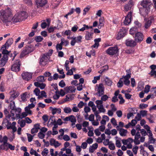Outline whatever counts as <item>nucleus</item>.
Wrapping results in <instances>:
<instances>
[{"label":"nucleus","mask_w":156,"mask_h":156,"mask_svg":"<svg viewBox=\"0 0 156 156\" xmlns=\"http://www.w3.org/2000/svg\"><path fill=\"white\" fill-rule=\"evenodd\" d=\"M142 8L139 9L140 13L144 16L147 15L153 9V3L151 0H142L140 2Z\"/></svg>","instance_id":"obj_1"},{"label":"nucleus","mask_w":156,"mask_h":156,"mask_svg":"<svg viewBox=\"0 0 156 156\" xmlns=\"http://www.w3.org/2000/svg\"><path fill=\"white\" fill-rule=\"evenodd\" d=\"M0 18L4 23H7L9 21V18L12 16L11 10L9 8H8L5 10L0 11Z\"/></svg>","instance_id":"obj_2"},{"label":"nucleus","mask_w":156,"mask_h":156,"mask_svg":"<svg viewBox=\"0 0 156 156\" xmlns=\"http://www.w3.org/2000/svg\"><path fill=\"white\" fill-rule=\"evenodd\" d=\"M49 122L50 123L49 125L51 126H53L52 128V131H49V135L52 134L53 135H55L58 134V132L56 129L58 127V126L57 124L56 120L54 116H52L49 118Z\"/></svg>","instance_id":"obj_3"},{"label":"nucleus","mask_w":156,"mask_h":156,"mask_svg":"<svg viewBox=\"0 0 156 156\" xmlns=\"http://www.w3.org/2000/svg\"><path fill=\"white\" fill-rule=\"evenodd\" d=\"M27 17L26 13L24 11L20 12L16 14L13 18V21L16 23L21 21Z\"/></svg>","instance_id":"obj_4"},{"label":"nucleus","mask_w":156,"mask_h":156,"mask_svg":"<svg viewBox=\"0 0 156 156\" xmlns=\"http://www.w3.org/2000/svg\"><path fill=\"white\" fill-rule=\"evenodd\" d=\"M119 49L117 46L109 47L106 51V53L111 56H117L119 54Z\"/></svg>","instance_id":"obj_5"},{"label":"nucleus","mask_w":156,"mask_h":156,"mask_svg":"<svg viewBox=\"0 0 156 156\" xmlns=\"http://www.w3.org/2000/svg\"><path fill=\"white\" fill-rule=\"evenodd\" d=\"M145 139V137L143 136L139 132H137L135 135L134 139V142L135 144L138 145L140 142H143Z\"/></svg>","instance_id":"obj_6"},{"label":"nucleus","mask_w":156,"mask_h":156,"mask_svg":"<svg viewBox=\"0 0 156 156\" xmlns=\"http://www.w3.org/2000/svg\"><path fill=\"white\" fill-rule=\"evenodd\" d=\"M34 50V47L31 45L26 46L21 52L20 55V58L23 57L33 51Z\"/></svg>","instance_id":"obj_7"},{"label":"nucleus","mask_w":156,"mask_h":156,"mask_svg":"<svg viewBox=\"0 0 156 156\" xmlns=\"http://www.w3.org/2000/svg\"><path fill=\"white\" fill-rule=\"evenodd\" d=\"M34 93L36 96H38V99H41L44 97L46 98L47 95L44 91H42L40 92L39 89L38 88L35 89L34 90Z\"/></svg>","instance_id":"obj_8"},{"label":"nucleus","mask_w":156,"mask_h":156,"mask_svg":"<svg viewBox=\"0 0 156 156\" xmlns=\"http://www.w3.org/2000/svg\"><path fill=\"white\" fill-rule=\"evenodd\" d=\"M49 57V53L43 54L40 58V64L42 66H44L47 63Z\"/></svg>","instance_id":"obj_9"},{"label":"nucleus","mask_w":156,"mask_h":156,"mask_svg":"<svg viewBox=\"0 0 156 156\" xmlns=\"http://www.w3.org/2000/svg\"><path fill=\"white\" fill-rule=\"evenodd\" d=\"M10 97L9 101H12L15 100L20 95L19 92L16 90L12 89L9 92Z\"/></svg>","instance_id":"obj_10"},{"label":"nucleus","mask_w":156,"mask_h":156,"mask_svg":"<svg viewBox=\"0 0 156 156\" xmlns=\"http://www.w3.org/2000/svg\"><path fill=\"white\" fill-rule=\"evenodd\" d=\"M21 112V109L19 108H16L13 111H11V113L12 116V117H11L12 121H14L15 119V117H14L15 114L14 112L15 113L16 116V118L18 119L20 115Z\"/></svg>","instance_id":"obj_11"},{"label":"nucleus","mask_w":156,"mask_h":156,"mask_svg":"<svg viewBox=\"0 0 156 156\" xmlns=\"http://www.w3.org/2000/svg\"><path fill=\"white\" fill-rule=\"evenodd\" d=\"M20 65L21 62L19 60H16L15 63L11 66V70L15 72L19 71L20 69Z\"/></svg>","instance_id":"obj_12"},{"label":"nucleus","mask_w":156,"mask_h":156,"mask_svg":"<svg viewBox=\"0 0 156 156\" xmlns=\"http://www.w3.org/2000/svg\"><path fill=\"white\" fill-rule=\"evenodd\" d=\"M134 142V140L131 138H129L126 140H122V143L124 145H126L128 148L130 149L132 147V144Z\"/></svg>","instance_id":"obj_13"},{"label":"nucleus","mask_w":156,"mask_h":156,"mask_svg":"<svg viewBox=\"0 0 156 156\" xmlns=\"http://www.w3.org/2000/svg\"><path fill=\"white\" fill-rule=\"evenodd\" d=\"M83 37L81 36H78L76 37H73L71 38L72 39L70 44L71 46H74L76 43H80L82 42Z\"/></svg>","instance_id":"obj_14"},{"label":"nucleus","mask_w":156,"mask_h":156,"mask_svg":"<svg viewBox=\"0 0 156 156\" xmlns=\"http://www.w3.org/2000/svg\"><path fill=\"white\" fill-rule=\"evenodd\" d=\"M127 33V30L125 28L122 27L118 33L116 38L120 40L125 36Z\"/></svg>","instance_id":"obj_15"},{"label":"nucleus","mask_w":156,"mask_h":156,"mask_svg":"<svg viewBox=\"0 0 156 156\" xmlns=\"http://www.w3.org/2000/svg\"><path fill=\"white\" fill-rule=\"evenodd\" d=\"M104 87L102 83L100 84L98 86L96 94L99 97L103 95L104 93Z\"/></svg>","instance_id":"obj_16"},{"label":"nucleus","mask_w":156,"mask_h":156,"mask_svg":"<svg viewBox=\"0 0 156 156\" xmlns=\"http://www.w3.org/2000/svg\"><path fill=\"white\" fill-rule=\"evenodd\" d=\"M132 19V12H130L128 13L127 16L125 17L124 21V23L125 25H127L129 24L131 21Z\"/></svg>","instance_id":"obj_17"},{"label":"nucleus","mask_w":156,"mask_h":156,"mask_svg":"<svg viewBox=\"0 0 156 156\" xmlns=\"http://www.w3.org/2000/svg\"><path fill=\"white\" fill-rule=\"evenodd\" d=\"M23 79L26 80L28 81L32 78V74L28 72H24L22 74Z\"/></svg>","instance_id":"obj_18"},{"label":"nucleus","mask_w":156,"mask_h":156,"mask_svg":"<svg viewBox=\"0 0 156 156\" xmlns=\"http://www.w3.org/2000/svg\"><path fill=\"white\" fill-rule=\"evenodd\" d=\"M143 35L141 33L138 32L135 34V40L137 42H141L143 40Z\"/></svg>","instance_id":"obj_19"},{"label":"nucleus","mask_w":156,"mask_h":156,"mask_svg":"<svg viewBox=\"0 0 156 156\" xmlns=\"http://www.w3.org/2000/svg\"><path fill=\"white\" fill-rule=\"evenodd\" d=\"M8 58V56L3 55L0 60V66L2 67L4 66L7 63Z\"/></svg>","instance_id":"obj_20"},{"label":"nucleus","mask_w":156,"mask_h":156,"mask_svg":"<svg viewBox=\"0 0 156 156\" xmlns=\"http://www.w3.org/2000/svg\"><path fill=\"white\" fill-rule=\"evenodd\" d=\"M76 90V88L75 87L73 86L66 87L64 88L65 91L66 93H72L74 92Z\"/></svg>","instance_id":"obj_21"},{"label":"nucleus","mask_w":156,"mask_h":156,"mask_svg":"<svg viewBox=\"0 0 156 156\" xmlns=\"http://www.w3.org/2000/svg\"><path fill=\"white\" fill-rule=\"evenodd\" d=\"M133 5V1L132 0L129 1L128 3L125 5V10L126 11H128V10H130Z\"/></svg>","instance_id":"obj_22"},{"label":"nucleus","mask_w":156,"mask_h":156,"mask_svg":"<svg viewBox=\"0 0 156 156\" xmlns=\"http://www.w3.org/2000/svg\"><path fill=\"white\" fill-rule=\"evenodd\" d=\"M154 20L153 17L151 16L149 17L148 20L145 23L144 27L146 29L148 28L151 26V23Z\"/></svg>","instance_id":"obj_23"},{"label":"nucleus","mask_w":156,"mask_h":156,"mask_svg":"<svg viewBox=\"0 0 156 156\" xmlns=\"http://www.w3.org/2000/svg\"><path fill=\"white\" fill-rule=\"evenodd\" d=\"M47 2V0H36V3L37 8L44 5Z\"/></svg>","instance_id":"obj_24"},{"label":"nucleus","mask_w":156,"mask_h":156,"mask_svg":"<svg viewBox=\"0 0 156 156\" xmlns=\"http://www.w3.org/2000/svg\"><path fill=\"white\" fill-rule=\"evenodd\" d=\"M8 48L3 45L1 48V50L2 51V54L3 55H5L8 56V55H9V54L11 52V51H8L6 49H8Z\"/></svg>","instance_id":"obj_25"},{"label":"nucleus","mask_w":156,"mask_h":156,"mask_svg":"<svg viewBox=\"0 0 156 156\" xmlns=\"http://www.w3.org/2000/svg\"><path fill=\"white\" fill-rule=\"evenodd\" d=\"M131 77V76L129 75H126L123 77V81L124 84L128 86L130 83V81L129 80V79Z\"/></svg>","instance_id":"obj_26"},{"label":"nucleus","mask_w":156,"mask_h":156,"mask_svg":"<svg viewBox=\"0 0 156 156\" xmlns=\"http://www.w3.org/2000/svg\"><path fill=\"white\" fill-rule=\"evenodd\" d=\"M51 113L53 115L56 114H60L61 112V109L60 108H53L51 107L50 108Z\"/></svg>","instance_id":"obj_27"},{"label":"nucleus","mask_w":156,"mask_h":156,"mask_svg":"<svg viewBox=\"0 0 156 156\" xmlns=\"http://www.w3.org/2000/svg\"><path fill=\"white\" fill-rule=\"evenodd\" d=\"M50 144L51 145L54 146L55 147H57L59 146L60 144L58 141H56L54 139H51L50 140Z\"/></svg>","instance_id":"obj_28"},{"label":"nucleus","mask_w":156,"mask_h":156,"mask_svg":"<svg viewBox=\"0 0 156 156\" xmlns=\"http://www.w3.org/2000/svg\"><path fill=\"white\" fill-rule=\"evenodd\" d=\"M126 44L127 46L134 47L136 45V43L133 40H128L126 41Z\"/></svg>","instance_id":"obj_29"},{"label":"nucleus","mask_w":156,"mask_h":156,"mask_svg":"<svg viewBox=\"0 0 156 156\" xmlns=\"http://www.w3.org/2000/svg\"><path fill=\"white\" fill-rule=\"evenodd\" d=\"M115 138L116 141L115 145L116 147L119 148L120 147L122 146L121 142H122V140L117 136L115 137Z\"/></svg>","instance_id":"obj_30"},{"label":"nucleus","mask_w":156,"mask_h":156,"mask_svg":"<svg viewBox=\"0 0 156 156\" xmlns=\"http://www.w3.org/2000/svg\"><path fill=\"white\" fill-rule=\"evenodd\" d=\"M137 123V121L135 119L132 120L130 122H129L128 124L125 126V127L126 128H128L131 126H134Z\"/></svg>","instance_id":"obj_31"},{"label":"nucleus","mask_w":156,"mask_h":156,"mask_svg":"<svg viewBox=\"0 0 156 156\" xmlns=\"http://www.w3.org/2000/svg\"><path fill=\"white\" fill-rule=\"evenodd\" d=\"M98 146V145L97 143L93 144L89 148V152L91 153H93L97 148Z\"/></svg>","instance_id":"obj_32"},{"label":"nucleus","mask_w":156,"mask_h":156,"mask_svg":"<svg viewBox=\"0 0 156 156\" xmlns=\"http://www.w3.org/2000/svg\"><path fill=\"white\" fill-rule=\"evenodd\" d=\"M101 40L100 38L95 39L94 40L95 43L92 47L94 48H98L99 45V42L101 41Z\"/></svg>","instance_id":"obj_33"},{"label":"nucleus","mask_w":156,"mask_h":156,"mask_svg":"<svg viewBox=\"0 0 156 156\" xmlns=\"http://www.w3.org/2000/svg\"><path fill=\"white\" fill-rule=\"evenodd\" d=\"M147 135L149 136V142L151 144L154 143L156 140L155 139L153 138L152 133L147 134Z\"/></svg>","instance_id":"obj_34"},{"label":"nucleus","mask_w":156,"mask_h":156,"mask_svg":"<svg viewBox=\"0 0 156 156\" xmlns=\"http://www.w3.org/2000/svg\"><path fill=\"white\" fill-rule=\"evenodd\" d=\"M13 39L12 38H10L7 40L6 43L3 45L9 48L13 43Z\"/></svg>","instance_id":"obj_35"},{"label":"nucleus","mask_w":156,"mask_h":156,"mask_svg":"<svg viewBox=\"0 0 156 156\" xmlns=\"http://www.w3.org/2000/svg\"><path fill=\"white\" fill-rule=\"evenodd\" d=\"M47 21L48 23H49V19H48L46 20H43L41 21V26L42 29L46 28L48 25L47 23H46Z\"/></svg>","instance_id":"obj_36"},{"label":"nucleus","mask_w":156,"mask_h":156,"mask_svg":"<svg viewBox=\"0 0 156 156\" xmlns=\"http://www.w3.org/2000/svg\"><path fill=\"white\" fill-rule=\"evenodd\" d=\"M127 133V131L123 128H121L119 130V133L122 136H125Z\"/></svg>","instance_id":"obj_37"},{"label":"nucleus","mask_w":156,"mask_h":156,"mask_svg":"<svg viewBox=\"0 0 156 156\" xmlns=\"http://www.w3.org/2000/svg\"><path fill=\"white\" fill-rule=\"evenodd\" d=\"M34 85L37 87H39L41 89H43L45 86V85L43 83H40L38 82H35L34 83Z\"/></svg>","instance_id":"obj_38"},{"label":"nucleus","mask_w":156,"mask_h":156,"mask_svg":"<svg viewBox=\"0 0 156 156\" xmlns=\"http://www.w3.org/2000/svg\"><path fill=\"white\" fill-rule=\"evenodd\" d=\"M105 81L106 85L108 86H110L112 84V80L108 77H105Z\"/></svg>","instance_id":"obj_39"},{"label":"nucleus","mask_w":156,"mask_h":156,"mask_svg":"<svg viewBox=\"0 0 156 156\" xmlns=\"http://www.w3.org/2000/svg\"><path fill=\"white\" fill-rule=\"evenodd\" d=\"M92 33H90L88 32H87L85 36V39L86 40H90L92 38Z\"/></svg>","instance_id":"obj_40"},{"label":"nucleus","mask_w":156,"mask_h":156,"mask_svg":"<svg viewBox=\"0 0 156 156\" xmlns=\"http://www.w3.org/2000/svg\"><path fill=\"white\" fill-rule=\"evenodd\" d=\"M137 32V29L136 27H133L131 28L129 30V33L131 35H133L136 34Z\"/></svg>","instance_id":"obj_41"},{"label":"nucleus","mask_w":156,"mask_h":156,"mask_svg":"<svg viewBox=\"0 0 156 156\" xmlns=\"http://www.w3.org/2000/svg\"><path fill=\"white\" fill-rule=\"evenodd\" d=\"M69 121L72 122V126L73 128L75 126H73L75 124V123L76 122V119L75 117L73 115H71L70 116Z\"/></svg>","instance_id":"obj_42"},{"label":"nucleus","mask_w":156,"mask_h":156,"mask_svg":"<svg viewBox=\"0 0 156 156\" xmlns=\"http://www.w3.org/2000/svg\"><path fill=\"white\" fill-rule=\"evenodd\" d=\"M16 122H13V126L7 127V129H12L13 132H15L17 130V128L16 126Z\"/></svg>","instance_id":"obj_43"},{"label":"nucleus","mask_w":156,"mask_h":156,"mask_svg":"<svg viewBox=\"0 0 156 156\" xmlns=\"http://www.w3.org/2000/svg\"><path fill=\"white\" fill-rule=\"evenodd\" d=\"M61 44H62L65 46H67L69 44L68 41L65 40L63 38H62L61 39Z\"/></svg>","instance_id":"obj_44"},{"label":"nucleus","mask_w":156,"mask_h":156,"mask_svg":"<svg viewBox=\"0 0 156 156\" xmlns=\"http://www.w3.org/2000/svg\"><path fill=\"white\" fill-rule=\"evenodd\" d=\"M8 144L3 143L0 145V149L7 150L8 149Z\"/></svg>","instance_id":"obj_45"},{"label":"nucleus","mask_w":156,"mask_h":156,"mask_svg":"<svg viewBox=\"0 0 156 156\" xmlns=\"http://www.w3.org/2000/svg\"><path fill=\"white\" fill-rule=\"evenodd\" d=\"M18 123L20 125L21 127H23L25 126V121L24 120H18Z\"/></svg>","instance_id":"obj_46"},{"label":"nucleus","mask_w":156,"mask_h":156,"mask_svg":"<svg viewBox=\"0 0 156 156\" xmlns=\"http://www.w3.org/2000/svg\"><path fill=\"white\" fill-rule=\"evenodd\" d=\"M104 19L102 17H101L99 20V24L98 25V28H100L101 27L103 26L104 25Z\"/></svg>","instance_id":"obj_47"},{"label":"nucleus","mask_w":156,"mask_h":156,"mask_svg":"<svg viewBox=\"0 0 156 156\" xmlns=\"http://www.w3.org/2000/svg\"><path fill=\"white\" fill-rule=\"evenodd\" d=\"M44 76H40L38 77L36 80L37 81V82H43L44 81Z\"/></svg>","instance_id":"obj_48"},{"label":"nucleus","mask_w":156,"mask_h":156,"mask_svg":"<svg viewBox=\"0 0 156 156\" xmlns=\"http://www.w3.org/2000/svg\"><path fill=\"white\" fill-rule=\"evenodd\" d=\"M71 30H66L65 32H62V35L65 36H69L71 34Z\"/></svg>","instance_id":"obj_49"},{"label":"nucleus","mask_w":156,"mask_h":156,"mask_svg":"<svg viewBox=\"0 0 156 156\" xmlns=\"http://www.w3.org/2000/svg\"><path fill=\"white\" fill-rule=\"evenodd\" d=\"M9 112L7 109H5L4 110V113L5 115L6 118L7 119H10L11 117H12V115H11L9 114Z\"/></svg>","instance_id":"obj_50"},{"label":"nucleus","mask_w":156,"mask_h":156,"mask_svg":"<svg viewBox=\"0 0 156 156\" xmlns=\"http://www.w3.org/2000/svg\"><path fill=\"white\" fill-rule=\"evenodd\" d=\"M57 70L60 74H62V75H61L60 76L59 78H64L65 76V75L64 74V73L63 72V69L60 70L58 69H57Z\"/></svg>","instance_id":"obj_51"},{"label":"nucleus","mask_w":156,"mask_h":156,"mask_svg":"<svg viewBox=\"0 0 156 156\" xmlns=\"http://www.w3.org/2000/svg\"><path fill=\"white\" fill-rule=\"evenodd\" d=\"M64 112L66 113H69L72 112V109L69 107H66L63 109Z\"/></svg>","instance_id":"obj_52"},{"label":"nucleus","mask_w":156,"mask_h":156,"mask_svg":"<svg viewBox=\"0 0 156 156\" xmlns=\"http://www.w3.org/2000/svg\"><path fill=\"white\" fill-rule=\"evenodd\" d=\"M90 7L89 5L87 6L83 10V15H85L90 10Z\"/></svg>","instance_id":"obj_53"},{"label":"nucleus","mask_w":156,"mask_h":156,"mask_svg":"<svg viewBox=\"0 0 156 156\" xmlns=\"http://www.w3.org/2000/svg\"><path fill=\"white\" fill-rule=\"evenodd\" d=\"M95 103L96 104V106L97 108L103 105V102L102 101L100 100H96L95 101Z\"/></svg>","instance_id":"obj_54"},{"label":"nucleus","mask_w":156,"mask_h":156,"mask_svg":"<svg viewBox=\"0 0 156 156\" xmlns=\"http://www.w3.org/2000/svg\"><path fill=\"white\" fill-rule=\"evenodd\" d=\"M27 93H24L21 95V98L23 101H27Z\"/></svg>","instance_id":"obj_55"},{"label":"nucleus","mask_w":156,"mask_h":156,"mask_svg":"<svg viewBox=\"0 0 156 156\" xmlns=\"http://www.w3.org/2000/svg\"><path fill=\"white\" fill-rule=\"evenodd\" d=\"M9 101L10 102V108L12 110V111H13L16 108L15 102L13 101Z\"/></svg>","instance_id":"obj_56"},{"label":"nucleus","mask_w":156,"mask_h":156,"mask_svg":"<svg viewBox=\"0 0 156 156\" xmlns=\"http://www.w3.org/2000/svg\"><path fill=\"white\" fill-rule=\"evenodd\" d=\"M56 93L58 94L59 95L62 96H64L65 94V91H64L62 89H61L59 91L56 90Z\"/></svg>","instance_id":"obj_57"},{"label":"nucleus","mask_w":156,"mask_h":156,"mask_svg":"<svg viewBox=\"0 0 156 156\" xmlns=\"http://www.w3.org/2000/svg\"><path fill=\"white\" fill-rule=\"evenodd\" d=\"M50 88L51 90H57L58 89L57 85L56 83L52 84L51 85Z\"/></svg>","instance_id":"obj_58"},{"label":"nucleus","mask_w":156,"mask_h":156,"mask_svg":"<svg viewBox=\"0 0 156 156\" xmlns=\"http://www.w3.org/2000/svg\"><path fill=\"white\" fill-rule=\"evenodd\" d=\"M123 78H122L120 79L119 81L117 83V86L118 87H121L123 86Z\"/></svg>","instance_id":"obj_59"},{"label":"nucleus","mask_w":156,"mask_h":156,"mask_svg":"<svg viewBox=\"0 0 156 156\" xmlns=\"http://www.w3.org/2000/svg\"><path fill=\"white\" fill-rule=\"evenodd\" d=\"M108 147L109 149L111 150H113L115 149V146L114 144L111 142L108 145Z\"/></svg>","instance_id":"obj_60"},{"label":"nucleus","mask_w":156,"mask_h":156,"mask_svg":"<svg viewBox=\"0 0 156 156\" xmlns=\"http://www.w3.org/2000/svg\"><path fill=\"white\" fill-rule=\"evenodd\" d=\"M95 115L96 116V120L99 122V121H100L101 117L100 116V115H99L98 114V113L97 112H95L94 113Z\"/></svg>","instance_id":"obj_61"},{"label":"nucleus","mask_w":156,"mask_h":156,"mask_svg":"<svg viewBox=\"0 0 156 156\" xmlns=\"http://www.w3.org/2000/svg\"><path fill=\"white\" fill-rule=\"evenodd\" d=\"M28 114L26 112H23L21 115H20L19 116V117L18 118V119L20 118L23 119L26 117L27 116Z\"/></svg>","instance_id":"obj_62"},{"label":"nucleus","mask_w":156,"mask_h":156,"mask_svg":"<svg viewBox=\"0 0 156 156\" xmlns=\"http://www.w3.org/2000/svg\"><path fill=\"white\" fill-rule=\"evenodd\" d=\"M50 152L51 156H57L58 153L57 151H56L55 153H54V150L53 149H50Z\"/></svg>","instance_id":"obj_63"},{"label":"nucleus","mask_w":156,"mask_h":156,"mask_svg":"<svg viewBox=\"0 0 156 156\" xmlns=\"http://www.w3.org/2000/svg\"><path fill=\"white\" fill-rule=\"evenodd\" d=\"M149 74L151 75V76L155 77L156 76V70H151Z\"/></svg>","instance_id":"obj_64"}]
</instances>
